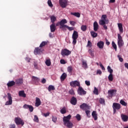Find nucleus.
<instances>
[{
	"label": "nucleus",
	"instance_id": "nucleus-1",
	"mask_svg": "<svg viewBox=\"0 0 128 128\" xmlns=\"http://www.w3.org/2000/svg\"><path fill=\"white\" fill-rule=\"evenodd\" d=\"M70 118H72V115L69 114L63 118V122L64 126H68V128H72V123L70 122Z\"/></svg>",
	"mask_w": 128,
	"mask_h": 128
},
{
	"label": "nucleus",
	"instance_id": "nucleus-2",
	"mask_svg": "<svg viewBox=\"0 0 128 128\" xmlns=\"http://www.w3.org/2000/svg\"><path fill=\"white\" fill-rule=\"evenodd\" d=\"M14 122L16 126H24V122L22 119L20 118V117H16L14 118Z\"/></svg>",
	"mask_w": 128,
	"mask_h": 128
},
{
	"label": "nucleus",
	"instance_id": "nucleus-3",
	"mask_svg": "<svg viewBox=\"0 0 128 128\" xmlns=\"http://www.w3.org/2000/svg\"><path fill=\"white\" fill-rule=\"evenodd\" d=\"M78 38V32L74 30L72 35V38L73 40L72 44H76V40Z\"/></svg>",
	"mask_w": 128,
	"mask_h": 128
},
{
	"label": "nucleus",
	"instance_id": "nucleus-4",
	"mask_svg": "<svg viewBox=\"0 0 128 128\" xmlns=\"http://www.w3.org/2000/svg\"><path fill=\"white\" fill-rule=\"evenodd\" d=\"M121 106L120 104L116 102H114L112 104L113 112L115 114L116 112V110H120Z\"/></svg>",
	"mask_w": 128,
	"mask_h": 128
},
{
	"label": "nucleus",
	"instance_id": "nucleus-5",
	"mask_svg": "<svg viewBox=\"0 0 128 128\" xmlns=\"http://www.w3.org/2000/svg\"><path fill=\"white\" fill-rule=\"evenodd\" d=\"M118 44L119 48H122L124 44V40H122V37L120 36V34H118Z\"/></svg>",
	"mask_w": 128,
	"mask_h": 128
},
{
	"label": "nucleus",
	"instance_id": "nucleus-6",
	"mask_svg": "<svg viewBox=\"0 0 128 128\" xmlns=\"http://www.w3.org/2000/svg\"><path fill=\"white\" fill-rule=\"evenodd\" d=\"M60 28H62V30H66V29H65L67 25H66V24H68V21L66 19H62L60 22Z\"/></svg>",
	"mask_w": 128,
	"mask_h": 128
},
{
	"label": "nucleus",
	"instance_id": "nucleus-7",
	"mask_svg": "<svg viewBox=\"0 0 128 128\" xmlns=\"http://www.w3.org/2000/svg\"><path fill=\"white\" fill-rule=\"evenodd\" d=\"M70 54H72V52L66 48L62 50L61 52V54L63 56H70Z\"/></svg>",
	"mask_w": 128,
	"mask_h": 128
},
{
	"label": "nucleus",
	"instance_id": "nucleus-8",
	"mask_svg": "<svg viewBox=\"0 0 128 128\" xmlns=\"http://www.w3.org/2000/svg\"><path fill=\"white\" fill-rule=\"evenodd\" d=\"M7 94L8 100L6 102L5 105L10 106V104H12V94H10V93H8Z\"/></svg>",
	"mask_w": 128,
	"mask_h": 128
},
{
	"label": "nucleus",
	"instance_id": "nucleus-9",
	"mask_svg": "<svg viewBox=\"0 0 128 128\" xmlns=\"http://www.w3.org/2000/svg\"><path fill=\"white\" fill-rule=\"evenodd\" d=\"M116 94V90H108V98H112V96H114Z\"/></svg>",
	"mask_w": 128,
	"mask_h": 128
},
{
	"label": "nucleus",
	"instance_id": "nucleus-10",
	"mask_svg": "<svg viewBox=\"0 0 128 128\" xmlns=\"http://www.w3.org/2000/svg\"><path fill=\"white\" fill-rule=\"evenodd\" d=\"M60 6L62 8H66L68 6V0H59Z\"/></svg>",
	"mask_w": 128,
	"mask_h": 128
},
{
	"label": "nucleus",
	"instance_id": "nucleus-11",
	"mask_svg": "<svg viewBox=\"0 0 128 128\" xmlns=\"http://www.w3.org/2000/svg\"><path fill=\"white\" fill-rule=\"evenodd\" d=\"M77 92L79 96H84V94H86V91L84 90L80 86L78 88Z\"/></svg>",
	"mask_w": 128,
	"mask_h": 128
},
{
	"label": "nucleus",
	"instance_id": "nucleus-12",
	"mask_svg": "<svg viewBox=\"0 0 128 128\" xmlns=\"http://www.w3.org/2000/svg\"><path fill=\"white\" fill-rule=\"evenodd\" d=\"M44 48H36L34 50V54H42V52H44Z\"/></svg>",
	"mask_w": 128,
	"mask_h": 128
},
{
	"label": "nucleus",
	"instance_id": "nucleus-13",
	"mask_svg": "<svg viewBox=\"0 0 128 128\" xmlns=\"http://www.w3.org/2000/svg\"><path fill=\"white\" fill-rule=\"evenodd\" d=\"M70 86H72V88H76V86H80V82L77 80L72 81L70 82Z\"/></svg>",
	"mask_w": 128,
	"mask_h": 128
},
{
	"label": "nucleus",
	"instance_id": "nucleus-14",
	"mask_svg": "<svg viewBox=\"0 0 128 128\" xmlns=\"http://www.w3.org/2000/svg\"><path fill=\"white\" fill-rule=\"evenodd\" d=\"M32 82H34V84H36V86L38 85V84L40 82V78H38L36 76H32Z\"/></svg>",
	"mask_w": 128,
	"mask_h": 128
},
{
	"label": "nucleus",
	"instance_id": "nucleus-15",
	"mask_svg": "<svg viewBox=\"0 0 128 128\" xmlns=\"http://www.w3.org/2000/svg\"><path fill=\"white\" fill-rule=\"evenodd\" d=\"M80 108L83 110H90V106L86 103H83L80 106Z\"/></svg>",
	"mask_w": 128,
	"mask_h": 128
},
{
	"label": "nucleus",
	"instance_id": "nucleus-16",
	"mask_svg": "<svg viewBox=\"0 0 128 128\" xmlns=\"http://www.w3.org/2000/svg\"><path fill=\"white\" fill-rule=\"evenodd\" d=\"M24 108H29V110L30 112H34V107L30 105L25 104L23 106Z\"/></svg>",
	"mask_w": 128,
	"mask_h": 128
},
{
	"label": "nucleus",
	"instance_id": "nucleus-17",
	"mask_svg": "<svg viewBox=\"0 0 128 128\" xmlns=\"http://www.w3.org/2000/svg\"><path fill=\"white\" fill-rule=\"evenodd\" d=\"M70 102L73 106H76V102H78V100H76V98H75L74 96H72L71 98Z\"/></svg>",
	"mask_w": 128,
	"mask_h": 128
},
{
	"label": "nucleus",
	"instance_id": "nucleus-18",
	"mask_svg": "<svg viewBox=\"0 0 128 128\" xmlns=\"http://www.w3.org/2000/svg\"><path fill=\"white\" fill-rule=\"evenodd\" d=\"M104 42L102 41H100L97 43V46H98L99 48H101V49L104 48Z\"/></svg>",
	"mask_w": 128,
	"mask_h": 128
},
{
	"label": "nucleus",
	"instance_id": "nucleus-19",
	"mask_svg": "<svg viewBox=\"0 0 128 128\" xmlns=\"http://www.w3.org/2000/svg\"><path fill=\"white\" fill-rule=\"evenodd\" d=\"M121 118L122 122H125L128 120V116L124 114H121Z\"/></svg>",
	"mask_w": 128,
	"mask_h": 128
},
{
	"label": "nucleus",
	"instance_id": "nucleus-20",
	"mask_svg": "<svg viewBox=\"0 0 128 128\" xmlns=\"http://www.w3.org/2000/svg\"><path fill=\"white\" fill-rule=\"evenodd\" d=\"M36 103H35V106H40V104H42V102H40V99L38 98H36Z\"/></svg>",
	"mask_w": 128,
	"mask_h": 128
},
{
	"label": "nucleus",
	"instance_id": "nucleus-21",
	"mask_svg": "<svg viewBox=\"0 0 128 128\" xmlns=\"http://www.w3.org/2000/svg\"><path fill=\"white\" fill-rule=\"evenodd\" d=\"M50 30L51 32H56V25H54V24H52L50 26Z\"/></svg>",
	"mask_w": 128,
	"mask_h": 128
},
{
	"label": "nucleus",
	"instance_id": "nucleus-22",
	"mask_svg": "<svg viewBox=\"0 0 128 128\" xmlns=\"http://www.w3.org/2000/svg\"><path fill=\"white\" fill-rule=\"evenodd\" d=\"M98 22H94V32H98Z\"/></svg>",
	"mask_w": 128,
	"mask_h": 128
},
{
	"label": "nucleus",
	"instance_id": "nucleus-23",
	"mask_svg": "<svg viewBox=\"0 0 128 128\" xmlns=\"http://www.w3.org/2000/svg\"><path fill=\"white\" fill-rule=\"evenodd\" d=\"M118 26L120 34H122V32H124V28H122V24L121 23H118Z\"/></svg>",
	"mask_w": 128,
	"mask_h": 128
},
{
	"label": "nucleus",
	"instance_id": "nucleus-24",
	"mask_svg": "<svg viewBox=\"0 0 128 128\" xmlns=\"http://www.w3.org/2000/svg\"><path fill=\"white\" fill-rule=\"evenodd\" d=\"M16 84V82L12 80V81H9L8 83L7 84V86L8 88H10L12 86H14Z\"/></svg>",
	"mask_w": 128,
	"mask_h": 128
},
{
	"label": "nucleus",
	"instance_id": "nucleus-25",
	"mask_svg": "<svg viewBox=\"0 0 128 128\" xmlns=\"http://www.w3.org/2000/svg\"><path fill=\"white\" fill-rule=\"evenodd\" d=\"M19 96H22V98H26V94L24 93V91L20 90L18 92Z\"/></svg>",
	"mask_w": 128,
	"mask_h": 128
},
{
	"label": "nucleus",
	"instance_id": "nucleus-26",
	"mask_svg": "<svg viewBox=\"0 0 128 128\" xmlns=\"http://www.w3.org/2000/svg\"><path fill=\"white\" fill-rule=\"evenodd\" d=\"M92 116L94 118V120H98V114H96V112L93 111L92 112Z\"/></svg>",
	"mask_w": 128,
	"mask_h": 128
},
{
	"label": "nucleus",
	"instance_id": "nucleus-27",
	"mask_svg": "<svg viewBox=\"0 0 128 128\" xmlns=\"http://www.w3.org/2000/svg\"><path fill=\"white\" fill-rule=\"evenodd\" d=\"M48 45V42L43 41L40 45V48H44V47Z\"/></svg>",
	"mask_w": 128,
	"mask_h": 128
},
{
	"label": "nucleus",
	"instance_id": "nucleus-28",
	"mask_svg": "<svg viewBox=\"0 0 128 128\" xmlns=\"http://www.w3.org/2000/svg\"><path fill=\"white\" fill-rule=\"evenodd\" d=\"M22 78H20L17 79L15 82L16 84H22Z\"/></svg>",
	"mask_w": 128,
	"mask_h": 128
},
{
	"label": "nucleus",
	"instance_id": "nucleus-29",
	"mask_svg": "<svg viewBox=\"0 0 128 128\" xmlns=\"http://www.w3.org/2000/svg\"><path fill=\"white\" fill-rule=\"evenodd\" d=\"M45 64L46 66H50V65L52 64L50 59L48 58V59L46 60V61L45 62Z\"/></svg>",
	"mask_w": 128,
	"mask_h": 128
},
{
	"label": "nucleus",
	"instance_id": "nucleus-30",
	"mask_svg": "<svg viewBox=\"0 0 128 128\" xmlns=\"http://www.w3.org/2000/svg\"><path fill=\"white\" fill-rule=\"evenodd\" d=\"M66 74L63 73L60 76V80L62 82H64L66 78Z\"/></svg>",
	"mask_w": 128,
	"mask_h": 128
},
{
	"label": "nucleus",
	"instance_id": "nucleus-31",
	"mask_svg": "<svg viewBox=\"0 0 128 128\" xmlns=\"http://www.w3.org/2000/svg\"><path fill=\"white\" fill-rule=\"evenodd\" d=\"M70 14L72 16H76V18H80V12H71Z\"/></svg>",
	"mask_w": 128,
	"mask_h": 128
},
{
	"label": "nucleus",
	"instance_id": "nucleus-32",
	"mask_svg": "<svg viewBox=\"0 0 128 128\" xmlns=\"http://www.w3.org/2000/svg\"><path fill=\"white\" fill-rule=\"evenodd\" d=\"M90 33L93 38H96V36H98V33L94 31H91Z\"/></svg>",
	"mask_w": 128,
	"mask_h": 128
},
{
	"label": "nucleus",
	"instance_id": "nucleus-33",
	"mask_svg": "<svg viewBox=\"0 0 128 128\" xmlns=\"http://www.w3.org/2000/svg\"><path fill=\"white\" fill-rule=\"evenodd\" d=\"M56 90V88L52 85H50L48 87V92H52V90Z\"/></svg>",
	"mask_w": 128,
	"mask_h": 128
},
{
	"label": "nucleus",
	"instance_id": "nucleus-34",
	"mask_svg": "<svg viewBox=\"0 0 128 128\" xmlns=\"http://www.w3.org/2000/svg\"><path fill=\"white\" fill-rule=\"evenodd\" d=\"M99 102L100 104H106V101L104 98H100L99 99Z\"/></svg>",
	"mask_w": 128,
	"mask_h": 128
},
{
	"label": "nucleus",
	"instance_id": "nucleus-35",
	"mask_svg": "<svg viewBox=\"0 0 128 128\" xmlns=\"http://www.w3.org/2000/svg\"><path fill=\"white\" fill-rule=\"evenodd\" d=\"M50 18L51 20V22H52V24H54V22L56 20V18L54 16H52Z\"/></svg>",
	"mask_w": 128,
	"mask_h": 128
},
{
	"label": "nucleus",
	"instance_id": "nucleus-36",
	"mask_svg": "<svg viewBox=\"0 0 128 128\" xmlns=\"http://www.w3.org/2000/svg\"><path fill=\"white\" fill-rule=\"evenodd\" d=\"M60 112L62 114H66V107H64L62 108L60 110Z\"/></svg>",
	"mask_w": 128,
	"mask_h": 128
},
{
	"label": "nucleus",
	"instance_id": "nucleus-37",
	"mask_svg": "<svg viewBox=\"0 0 128 128\" xmlns=\"http://www.w3.org/2000/svg\"><path fill=\"white\" fill-rule=\"evenodd\" d=\"M82 64V68H84L85 70H86V68H88V64L86 63V62L83 61Z\"/></svg>",
	"mask_w": 128,
	"mask_h": 128
},
{
	"label": "nucleus",
	"instance_id": "nucleus-38",
	"mask_svg": "<svg viewBox=\"0 0 128 128\" xmlns=\"http://www.w3.org/2000/svg\"><path fill=\"white\" fill-rule=\"evenodd\" d=\"M106 20H100L99 21V24H100V26H104V24H106Z\"/></svg>",
	"mask_w": 128,
	"mask_h": 128
},
{
	"label": "nucleus",
	"instance_id": "nucleus-39",
	"mask_svg": "<svg viewBox=\"0 0 128 128\" xmlns=\"http://www.w3.org/2000/svg\"><path fill=\"white\" fill-rule=\"evenodd\" d=\"M108 80L110 82H112V80H114V76H112V74H110L108 76Z\"/></svg>",
	"mask_w": 128,
	"mask_h": 128
},
{
	"label": "nucleus",
	"instance_id": "nucleus-40",
	"mask_svg": "<svg viewBox=\"0 0 128 128\" xmlns=\"http://www.w3.org/2000/svg\"><path fill=\"white\" fill-rule=\"evenodd\" d=\"M120 104H122V106H128V104L122 100H120Z\"/></svg>",
	"mask_w": 128,
	"mask_h": 128
},
{
	"label": "nucleus",
	"instance_id": "nucleus-41",
	"mask_svg": "<svg viewBox=\"0 0 128 128\" xmlns=\"http://www.w3.org/2000/svg\"><path fill=\"white\" fill-rule=\"evenodd\" d=\"M67 70H68V72H70V74H72V72L73 68H72V66H68Z\"/></svg>",
	"mask_w": 128,
	"mask_h": 128
},
{
	"label": "nucleus",
	"instance_id": "nucleus-42",
	"mask_svg": "<svg viewBox=\"0 0 128 128\" xmlns=\"http://www.w3.org/2000/svg\"><path fill=\"white\" fill-rule=\"evenodd\" d=\"M107 70L110 74H112V72H114V70H112V68L110 66H108Z\"/></svg>",
	"mask_w": 128,
	"mask_h": 128
},
{
	"label": "nucleus",
	"instance_id": "nucleus-43",
	"mask_svg": "<svg viewBox=\"0 0 128 128\" xmlns=\"http://www.w3.org/2000/svg\"><path fill=\"white\" fill-rule=\"evenodd\" d=\"M112 46L115 50V52H116V50H117L116 44V43L114 41L112 42Z\"/></svg>",
	"mask_w": 128,
	"mask_h": 128
},
{
	"label": "nucleus",
	"instance_id": "nucleus-44",
	"mask_svg": "<svg viewBox=\"0 0 128 128\" xmlns=\"http://www.w3.org/2000/svg\"><path fill=\"white\" fill-rule=\"evenodd\" d=\"M81 30H82V32H86V26L82 25L81 26Z\"/></svg>",
	"mask_w": 128,
	"mask_h": 128
},
{
	"label": "nucleus",
	"instance_id": "nucleus-45",
	"mask_svg": "<svg viewBox=\"0 0 128 128\" xmlns=\"http://www.w3.org/2000/svg\"><path fill=\"white\" fill-rule=\"evenodd\" d=\"M94 94H98V89L94 87Z\"/></svg>",
	"mask_w": 128,
	"mask_h": 128
},
{
	"label": "nucleus",
	"instance_id": "nucleus-46",
	"mask_svg": "<svg viewBox=\"0 0 128 128\" xmlns=\"http://www.w3.org/2000/svg\"><path fill=\"white\" fill-rule=\"evenodd\" d=\"M34 121L36 122H38V116L34 115Z\"/></svg>",
	"mask_w": 128,
	"mask_h": 128
},
{
	"label": "nucleus",
	"instance_id": "nucleus-47",
	"mask_svg": "<svg viewBox=\"0 0 128 128\" xmlns=\"http://www.w3.org/2000/svg\"><path fill=\"white\" fill-rule=\"evenodd\" d=\"M58 120V118L56 116H52V121L54 122H56V121Z\"/></svg>",
	"mask_w": 128,
	"mask_h": 128
},
{
	"label": "nucleus",
	"instance_id": "nucleus-48",
	"mask_svg": "<svg viewBox=\"0 0 128 128\" xmlns=\"http://www.w3.org/2000/svg\"><path fill=\"white\" fill-rule=\"evenodd\" d=\"M65 28H68V30H70V32H72V30H74V27H70L68 25L66 26Z\"/></svg>",
	"mask_w": 128,
	"mask_h": 128
},
{
	"label": "nucleus",
	"instance_id": "nucleus-49",
	"mask_svg": "<svg viewBox=\"0 0 128 128\" xmlns=\"http://www.w3.org/2000/svg\"><path fill=\"white\" fill-rule=\"evenodd\" d=\"M76 118L77 120H80L82 118L80 117V114H77L76 116Z\"/></svg>",
	"mask_w": 128,
	"mask_h": 128
},
{
	"label": "nucleus",
	"instance_id": "nucleus-50",
	"mask_svg": "<svg viewBox=\"0 0 128 128\" xmlns=\"http://www.w3.org/2000/svg\"><path fill=\"white\" fill-rule=\"evenodd\" d=\"M86 114L88 118H90V110H86Z\"/></svg>",
	"mask_w": 128,
	"mask_h": 128
},
{
	"label": "nucleus",
	"instance_id": "nucleus-51",
	"mask_svg": "<svg viewBox=\"0 0 128 128\" xmlns=\"http://www.w3.org/2000/svg\"><path fill=\"white\" fill-rule=\"evenodd\" d=\"M69 94H72V96H74L75 94L74 91V90L72 89L69 90Z\"/></svg>",
	"mask_w": 128,
	"mask_h": 128
},
{
	"label": "nucleus",
	"instance_id": "nucleus-52",
	"mask_svg": "<svg viewBox=\"0 0 128 128\" xmlns=\"http://www.w3.org/2000/svg\"><path fill=\"white\" fill-rule=\"evenodd\" d=\"M48 4L50 8H52L54 6L52 5V1L50 0H48Z\"/></svg>",
	"mask_w": 128,
	"mask_h": 128
},
{
	"label": "nucleus",
	"instance_id": "nucleus-53",
	"mask_svg": "<svg viewBox=\"0 0 128 128\" xmlns=\"http://www.w3.org/2000/svg\"><path fill=\"white\" fill-rule=\"evenodd\" d=\"M101 20H105L106 22V14L102 15V16Z\"/></svg>",
	"mask_w": 128,
	"mask_h": 128
},
{
	"label": "nucleus",
	"instance_id": "nucleus-54",
	"mask_svg": "<svg viewBox=\"0 0 128 128\" xmlns=\"http://www.w3.org/2000/svg\"><path fill=\"white\" fill-rule=\"evenodd\" d=\"M88 52L90 54L91 56H94V52H92V49H89Z\"/></svg>",
	"mask_w": 128,
	"mask_h": 128
},
{
	"label": "nucleus",
	"instance_id": "nucleus-55",
	"mask_svg": "<svg viewBox=\"0 0 128 128\" xmlns=\"http://www.w3.org/2000/svg\"><path fill=\"white\" fill-rule=\"evenodd\" d=\"M70 24H71V26H76V22L74 21H70Z\"/></svg>",
	"mask_w": 128,
	"mask_h": 128
},
{
	"label": "nucleus",
	"instance_id": "nucleus-56",
	"mask_svg": "<svg viewBox=\"0 0 128 128\" xmlns=\"http://www.w3.org/2000/svg\"><path fill=\"white\" fill-rule=\"evenodd\" d=\"M50 114V112H48L46 113H44L43 114L44 116H45V118H46V116H48Z\"/></svg>",
	"mask_w": 128,
	"mask_h": 128
},
{
	"label": "nucleus",
	"instance_id": "nucleus-57",
	"mask_svg": "<svg viewBox=\"0 0 128 128\" xmlns=\"http://www.w3.org/2000/svg\"><path fill=\"white\" fill-rule=\"evenodd\" d=\"M87 46H89L90 48H92V42H90V41L88 40Z\"/></svg>",
	"mask_w": 128,
	"mask_h": 128
},
{
	"label": "nucleus",
	"instance_id": "nucleus-58",
	"mask_svg": "<svg viewBox=\"0 0 128 128\" xmlns=\"http://www.w3.org/2000/svg\"><path fill=\"white\" fill-rule=\"evenodd\" d=\"M85 84L86 86H90V81L86 80Z\"/></svg>",
	"mask_w": 128,
	"mask_h": 128
},
{
	"label": "nucleus",
	"instance_id": "nucleus-59",
	"mask_svg": "<svg viewBox=\"0 0 128 128\" xmlns=\"http://www.w3.org/2000/svg\"><path fill=\"white\" fill-rule=\"evenodd\" d=\"M60 62L62 64H66V61L64 60H61Z\"/></svg>",
	"mask_w": 128,
	"mask_h": 128
},
{
	"label": "nucleus",
	"instance_id": "nucleus-60",
	"mask_svg": "<svg viewBox=\"0 0 128 128\" xmlns=\"http://www.w3.org/2000/svg\"><path fill=\"white\" fill-rule=\"evenodd\" d=\"M41 82L42 84H46V80L44 78H43L41 81Z\"/></svg>",
	"mask_w": 128,
	"mask_h": 128
},
{
	"label": "nucleus",
	"instance_id": "nucleus-61",
	"mask_svg": "<svg viewBox=\"0 0 128 128\" xmlns=\"http://www.w3.org/2000/svg\"><path fill=\"white\" fill-rule=\"evenodd\" d=\"M100 66L102 68V70H106V68H104V65H102V63L100 64Z\"/></svg>",
	"mask_w": 128,
	"mask_h": 128
},
{
	"label": "nucleus",
	"instance_id": "nucleus-62",
	"mask_svg": "<svg viewBox=\"0 0 128 128\" xmlns=\"http://www.w3.org/2000/svg\"><path fill=\"white\" fill-rule=\"evenodd\" d=\"M10 128H16V124H10Z\"/></svg>",
	"mask_w": 128,
	"mask_h": 128
},
{
	"label": "nucleus",
	"instance_id": "nucleus-63",
	"mask_svg": "<svg viewBox=\"0 0 128 128\" xmlns=\"http://www.w3.org/2000/svg\"><path fill=\"white\" fill-rule=\"evenodd\" d=\"M96 74H100V76L102 74V70H98L96 72Z\"/></svg>",
	"mask_w": 128,
	"mask_h": 128
},
{
	"label": "nucleus",
	"instance_id": "nucleus-64",
	"mask_svg": "<svg viewBox=\"0 0 128 128\" xmlns=\"http://www.w3.org/2000/svg\"><path fill=\"white\" fill-rule=\"evenodd\" d=\"M124 66V67L128 70V63H125Z\"/></svg>",
	"mask_w": 128,
	"mask_h": 128
}]
</instances>
